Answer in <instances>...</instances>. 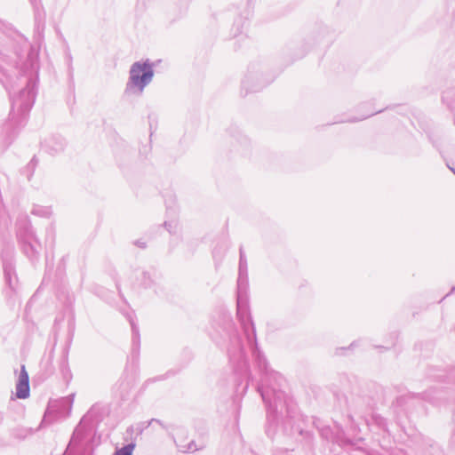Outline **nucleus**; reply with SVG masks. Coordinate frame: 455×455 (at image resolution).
I'll return each instance as SVG.
<instances>
[{
    "mask_svg": "<svg viewBox=\"0 0 455 455\" xmlns=\"http://www.w3.org/2000/svg\"><path fill=\"white\" fill-rule=\"evenodd\" d=\"M29 241L25 242L23 245V250L25 253L31 259H36L39 254V247L40 244L37 240L34 237H29Z\"/></svg>",
    "mask_w": 455,
    "mask_h": 455,
    "instance_id": "nucleus-7",
    "label": "nucleus"
},
{
    "mask_svg": "<svg viewBox=\"0 0 455 455\" xmlns=\"http://www.w3.org/2000/svg\"><path fill=\"white\" fill-rule=\"evenodd\" d=\"M164 227L170 233H174L178 228V224L174 221L172 222H164Z\"/></svg>",
    "mask_w": 455,
    "mask_h": 455,
    "instance_id": "nucleus-13",
    "label": "nucleus"
},
{
    "mask_svg": "<svg viewBox=\"0 0 455 455\" xmlns=\"http://www.w3.org/2000/svg\"><path fill=\"white\" fill-rule=\"evenodd\" d=\"M33 4H36V0H30Z\"/></svg>",
    "mask_w": 455,
    "mask_h": 455,
    "instance_id": "nucleus-20",
    "label": "nucleus"
},
{
    "mask_svg": "<svg viewBox=\"0 0 455 455\" xmlns=\"http://www.w3.org/2000/svg\"><path fill=\"white\" fill-rule=\"evenodd\" d=\"M259 366L264 369V377L261 379V384L258 387L263 401L266 403L267 408V414L277 413L278 411L282 412L283 408L287 405V400L284 394L276 390L274 387H269L268 382L275 381L277 386H281L283 378L280 374L274 371H268L265 358L259 354L257 355Z\"/></svg>",
    "mask_w": 455,
    "mask_h": 455,
    "instance_id": "nucleus-2",
    "label": "nucleus"
},
{
    "mask_svg": "<svg viewBox=\"0 0 455 455\" xmlns=\"http://www.w3.org/2000/svg\"><path fill=\"white\" fill-rule=\"evenodd\" d=\"M134 448V443H129L121 449L116 450L112 455H132Z\"/></svg>",
    "mask_w": 455,
    "mask_h": 455,
    "instance_id": "nucleus-12",
    "label": "nucleus"
},
{
    "mask_svg": "<svg viewBox=\"0 0 455 455\" xmlns=\"http://www.w3.org/2000/svg\"><path fill=\"white\" fill-rule=\"evenodd\" d=\"M31 212L34 215L44 218H49L52 213L51 207L43 205H35Z\"/></svg>",
    "mask_w": 455,
    "mask_h": 455,
    "instance_id": "nucleus-10",
    "label": "nucleus"
},
{
    "mask_svg": "<svg viewBox=\"0 0 455 455\" xmlns=\"http://www.w3.org/2000/svg\"><path fill=\"white\" fill-rule=\"evenodd\" d=\"M140 282L145 288H151L157 283V276L155 273L144 271L141 273Z\"/></svg>",
    "mask_w": 455,
    "mask_h": 455,
    "instance_id": "nucleus-8",
    "label": "nucleus"
},
{
    "mask_svg": "<svg viewBox=\"0 0 455 455\" xmlns=\"http://www.w3.org/2000/svg\"><path fill=\"white\" fill-rule=\"evenodd\" d=\"M11 267H5L4 268V275H5V279H6V282L8 283L9 286L13 289V284H12V277H11Z\"/></svg>",
    "mask_w": 455,
    "mask_h": 455,
    "instance_id": "nucleus-14",
    "label": "nucleus"
},
{
    "mask_svg": "<svg viewBox=\"0 0 455 455\" xmlns=\"http://www.w3.org/2000/svg\"><path fill=\"white\" fill-rule=\"evenodd\" d=\"M155 67V63L149 59L132 63L129 70L124 93L134 96L142 95L145 88L153 80Z\"/></svg>",
    "mask_w": 455,
    "mask_h": 455,
    "instance_id": "nucleus-3",
    "label": "nucleus"
},
{
    "mask_svg": "<svg viewBox=\"0 0 455 455\" xmlns=\"http://www.w3.org/2000/svg\"><path fill=\"white\" fill-rule=\"evenodd\" d=\"M249 277L246 257L240 249L238 278H237V313H247L249 310Z\"/></svg>",
    "mask_w": 455,
    "mask_h": 455,
    "instance_id": "nucleus-4",
    "label": "nucleus"
},
{
    "mask_svg": "<svg viewBox=\"0 0 455 455\" xmlns=\"http://www.w3.org/2000/svg\"><path fill=\"white\" fill-rule=\"evenodd\" d=\"M78 435H79V431L77 429H76L74 434H73V436H72V439H71V443H76V437L78 436Z\"/></svg>",
    "mask_w": 455,
    "mask_h": 455,
    "instance_id": "nucleus-17",
    "label": "nucleus"
},
{
    "mask_svg": "<svg viewBox=\"0 0 455 455\" xmlns=\"http://www.w3.org/2000/svg\"><path fill=\"white\" fill-rule=\"evenodd\" d=\"M38 70V56L36 53L31 52L22 68L23 73L29 76L26 87L12 99L11 116L15 122L24 119L35 103Z\"/></svg>",
    "mask_w": 455,
    "mask_h": 455,
    "instance_id": "nucleus-1",
    "label": "nucleus"
},
{
    "mask_svg": "<svg viewBox=\"0 0 455 455\" xmlns=\"http://www.w3.org/2000/svg\"><path fill=\"white\" fill-rule=\"evenodd\" d=\"M153 423H157V424L162 425L159 419H150L149 421L147 422L146 427L151 426Z\"/></svg>",
    "mask_w": 455,
    "mask_h": 455,
    "instance_id": "nucleus-16",
    "label": "nucleus"
},
{
    "mask_svg": "<svg viewBox=\"0 0 455 455\" xmlns=\"http://www.w3.org/2000/svg\"><path fill=\"white\" fill-rule=\"evenodd\" d=\"M6 64L7 66H9V63L7 62V60H5V57L3 56L2 54H0V81L2 82V84L6 87L8 88V84H7V76H5V74L4 73L3 69L4 68V65Z\"/></svg>",
    "mask_w": 455,
    "mask_h": 455,
    "instance_id": "nucleus-11",
    "label": "nucleus"
},
{
    "mask_svg": "<svg viewBox=\"0 0 455 455\" xmlns=\"http://www.w3.org/2000/svg\"><path fill=\"white\" fill-rule=\"evenodd\" d=\"M16 396L20 399H25L29 396V378L24 365L21 366L20 372L16 384Z\"/></svg>",
    "mask_w": 455,
    "mask_h": 455,
    "instance_id": "nucleus-5",
    "label": "nucleus"
},
{
    "mask_svg": "<svg viewBox=\"0 0 455 455\" xmlns=\"http://www.w3.org/2000/svg\"><path fill=\"white\" fill-rule=\"evenodd\" d=\"M249 344L255 342V328L251 315H236Z\"/></svg>",
    "mask_w": 455,
    "mask_h": 455,
    "instance_id": "nucleus-6",
    "label": "nucleus"
},
{
    "mask_svg": "<svg viewBox=\"0 0 455 455\" xmlns=\"http://www.w3.org/2000/svg\"><path fill=\"white\" fill-rule=\"evenodd\" d=\"M5 222H6V219H5L4 211L3 209H0V225L2 223L5 224Z\"/></svg>",
    "mask_w": 455,
    "mask_h": 455,
    "instance_id": "nucleus-15",
    "label": "nucleus"
},
{
    "mask_svg": "<svg viewBox=\"0 0 455 455\" xmlns=\"http://www.w3.org/2000/svg\"><path fill=\"white\" fill-rule=\"evenodd\" d=\"M132 331V352L137 354L140 349V334L138 327L135 324V321L132 317L129 319Z\"/></svg>",
    "mask_w": 455,
    "mask_h": 455,
    "instance_id": "nucleus-9",
    "label": "nucleus"
},
{
    "mask_svg": "<svg viewBox=\"0 0 455 455\" xmlns=\"http://www.w3.org/2000/svg\"><path fill=\"white\" fill-rule=\"evenodd\" d=\"M135 244L140 246V247H141V248H145L146 247V243L144 242L136 241Z\"/></svg>",
    "mask_w": 455,
    "mask_h": 455,
    "instance_id": "nucleus-18",
    "label": "nucleus"
},
{
    "mask_svg": "<svg viewBox=\"0 0 455 455\" xmlns=\"http://www.w3.org/2000/svg\"><path fill=\"white\" fill-rule=\"evenodd\" d=\"M192 445H193V444L191 443V444L189 445L188 449H189L190 451H196V448H193V447H192Z\"/></svg>",
    "mask_w": 455,
    "mask_h": 455,
    "instance_id": "nucleus-19",
    "label": "nucleus"
},
{
    "mask_svg": "<svg viewBox=\"0 0 455 455\" xmlns=\"http://www.w3.org/2000/svg\"><path fill=\"white\" fill-rule=\"evenodd\" d=\"M451 171H452V172L455 174V169L451 168Z\"/></svg>",
    "mask_w": 455,
    "mask_h": 455,
    "instance_id": "nucleus-21",
    "label": "nucleus"
}]
</instances>
